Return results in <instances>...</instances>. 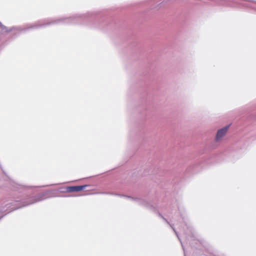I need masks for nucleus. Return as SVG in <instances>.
<instances>
[{
  "instance_id": "1",
  "label": "nucleus",
  "mask_w": 256,
  "mask_h": 256,
  "mask_svg": "<svg viewBox=\"0 0 256 256\" xmlns=\"http://www.w3.org/2000/svg\"><path fill=\"white\" fill-rule=\"evenodd\" d=\"M103 20L100 18L98 12H88L86 14H76L70 17L41 20L34 23L14 26L12 32L14 36H17L30 30L59 24H82L90 28L101 29L103 26Z\"/></svg>"
},
{
  "instance_id": "2",
  "label": "nucleus",
  "mask_w": 256,
  "mask_h": 256,
  "mask_svg": "<svg viewBox=\"0 0 256 256\" xmlns=\"http://www.w3.org/2000/svg\"><path fill=\"white\" fill-rule=\"evenodd\" d=\"M89 186H90L88 184L68 186L60 188L59 190L54 189L48 190L44 192L38 194L36 196H30L26 193H24V194L18 196L15 198L14 202L12 203V206H14L12 208L16 210L42 201L48 198L56 196V194L58 192H78Z\"/></svg>"
},
{
  "instance_id": "3",
  "label": "nucleus",
  "mask_w": 256,
  "mask_h": 256,
  "mask_svg": "<svg viewBox=\"0 0 256 256\" xmlns=\"http://www.w3.org/2000/svg\"><path fill=\"white\" fill-rule=\"evenodd\" d=\"M171 208L172 214H174V217L180 216L182 220L184 223V226L182 228V230L183 234L185 236L188 242H189L190 244H192V241L193 240L194 238V234L193 232L192 228L188 225L186 222V220L185 216L184 215V208L179 205V204L176 202ZM194 240H196L194 239Z\"/></svg>"
},
{
  "instance_id": "4",
  "label": "nucleus",
  "mask_w": 256,
  "mask_h": 256,
  "mask_svg": "<svg viewBox=\"0 0 256 256\" xmlns=\"http://www.w3.org/2000/svg\"><path fill=\"white\" fill-rule=\"evenodd\" d=\"M105 194H108L112 195L120 196H124L134 201L137 204L144 206L146 208L150 210L153 212H156V208L152 206L144 198H134L130 196H127L125 195H120L113 192H106Z\"/></svg>"
},
{
  "instance_id": "5",
  "label": "nucleus",
  "mask_w": 256,
  "mask_h": 256,
  "mask_svg": "<svg viewBox=\"0 0 256 256\" xmlns=\"http://www.w3.org/2000/svg\"><path fill=\"white\" fill-rule=\"evenodd\" d=\"M158 216H160L163 220H164L167 224H168L170 226V227L172 228L174 232V233L176 234L177 238H178L179 241L180 242V244H181V246H182V247L183 249V250H184V256H186V252H185V249H184V244L180 239V238L179 236V235L178 234V232H176V230L175 228H174V224H171L170 222L164 218V216L160 212H158Z\"/></svg>"
},
{
  "instance_id": "6",
  "label": "nucleus",
  "mask_w": 256,
  "mask_h": 256,
  "mask_svg": "<svg viewBox=\"0 0 256 256\" xmlns=\"http://www.w3.org/2000/svg\"><path fill=\"white\" fill-rule=\"evenodd\" d=\"M229 128L230 125H227L224 127L218 130L216 135V140L218 141L221 139L226 133Z\"/></svg>"
},
{
  "instance_id": "7",
  "label": "nucleus",
  "mask_w": 256,
  "mask_h": 256,
  "mask_svg": "<svg viewBox=\"0 0 256 256\" xmlns=\"http://www.w3.org/2000/svg\"><path fill=\"white\" fill-rule=\"evenodd\" d=\"M0 29L2 30H4L5 32H10L12 31V28H8V27L4 26V24H2Z\"/></svg>"
},
{
  "instance_id": "8",
  "label": "nucleus",
  "mask_w": 256,
  "mask_h": 256,
  "mask_svg": "<svg viewBox=\"0 0 256 256\" xmlns=\"http://www.w3.org/2000/svg\"><path fill=\"white\" fill-rule=\"evenodd\" d=\"M163 2H164V1H163V2H162V3H160V4H162V3H163Z\"/></svg>"
}]
</instances>
